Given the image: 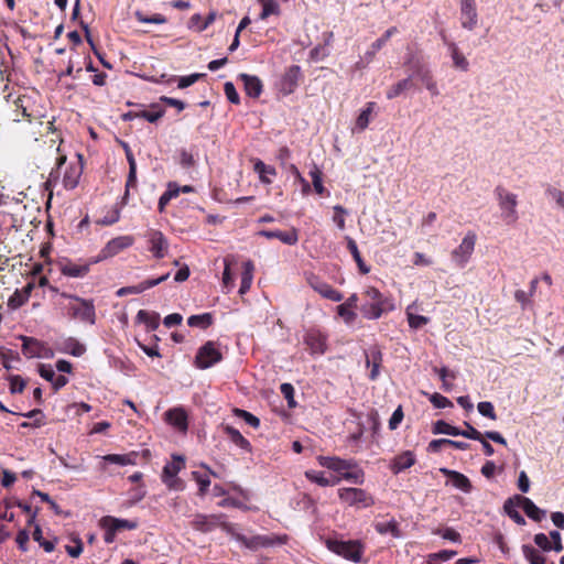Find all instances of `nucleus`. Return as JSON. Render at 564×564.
Segmentation results:
<instances>
[{
	"mask_svg": "<svg viewBox=\"0 0 564 564\" xmlns=\"http://www.w3.org/2000/svg\"><path fill=\"white\" fill-rule=\"evenodd\" d=\"M57 306L64 317L83 324H96V307L94 300L63 292L59 294Z\"/></svg>",
	"mask_w": 564,
	"mask_h": 564,
	"instance_id": "obj_1",
	"label": "nucleus"
},
{
	"mask_svg": "<svg viewBox=\"0 0 564 564\" xmlns=\"http://www.w3.org/2000/svg\"><path fill=\"white\" fill-rule=\"evenodd\" d=\"M364 295L366 301L361 306V312L368 319H378L394 310L393 301L373 286L366 288Z\"/></svg>",
	"mask_w": 564,
	"mask_h": 564,
	"instance_id": "obj_2",
	"label": "nucleus"
},
{
	"mask_svg": "<svg viewBox=\"0 0 564 564\" xmlns=\"http://www.w3.org/2000/svg\"><path fill=\"white\" fill-rule=\"evenodd\" d=\"M495 193L498 200L500 217L503 223L507 225L516 224L519 219V213L517 210L518 196L500 186L495 189Z\"/></svg>",
	"mask_w": 564,
	"mask_h": 564,
	"instance_id": "obj_3",
	"label": "nucleus"
},
{
	"mask_svg": "<svg viewBox=\"0 0 564 564\" xmlns=\"http://www.w3.org/2000/svg\"><path fill=\"white\" fill-rule=\"evenodd\" d=\"M99 527L104 530V541L107 544L115 542L116 535L122 530H134L138 527L135 521L105 516L99 520Z\"/></svg>",
	"mask_w": 564,
	"mask_h": 564,
	"instance_id": "obj_4",
	"label": "nucleus"
},
{
	"mask_svg": "<svg viewBox=\"0 0 564 564\" xmlns=\"http://www.w3.org/2000/svg\"><path fill=\"white\" fill-rule=\"evenodd\" d=\"M185 467V459L182 456H173V460L167 463L162 471L161 479L171 490L181 491L184 489V482L177 477V474Z\"/></svg>",
	"mask_w": 564,
	"mask_h": 564,
	"instance_id": "obj_5",
	"label": "nucleus"
},
{
	"mask_svg": "<svg viewBox=\"0 0 564 564\" xmlns=\"http://www.w3.org/2000/svg\"><path fill=\"white\" fill-rule=\"evenodd\" d=\"M338 498L341 502L356 508H367L373 505V498L364 489L349 487L338 490Z\"/></svg>",
	"mask_w": 564,
	"mask_h": 564,
	"instance_id": "obj_6",
	"label": "nucleus"
},
{
	"mask_svg": "<svg viewBox=\"0 0 564 564\" xmlns=\"http://www.w3.org/2000/svg\"><path fill=\"white\" fill-rule=\"evenodd\" d=\"M223 355L214 341H207L197 351L195 357V366L199 369H208L218 364Z\"/></svg>",
	"mask_w": 564,
	"mask_h": 564,
	"instance_id": "obj_7",
	"label": "nucleus"
},
{
	"mask_svg": "<svg viewBox=\"0 0 564 564\" xmlns=\"http://www.w3.org/2000/svg\"><path fill=\"white\" fill-rule=\"evenodd\" d=\"M20 338L22 340V354L26 358L50 359L54 356L53 349L45 343L33 337L21 336Z\"/></svg>",
	"mask_w": 564,
	"mask_h": 564,
	"instance_id": "obj_8",
	"label": "nucleus"
},
{
	"mask_svg": "<svg viewBox=\"0 0 564 564\" xmlns=\"http://www.w3.org/2000/svg\"><path fill=\"white\" fill-rule=\"evenodd\" d=\"M476 245V235L473 231H468L463 238L459 246L453 250L452 259L460 268L469 261Z\"/></svg>",
	"mask_w": 564,
	"mask_h": 564,
	"instance_id": "obj_9",
	"label": "nucleus"
},
{
	"mask_svg": "<svg viewBox=\"0 0 564 564\" xmlns=\"http://www.w3.org/2000/svg\"><path fill=\"white\" fill-rule=\"evenodd\" d=\"M238 542L249 550L257 551L259 549L271 547L275 544H283L285 540L272 534H257L252 536L245 535V538H238Z\"/></svg>",
	"mask_w": 564,
	"mask_h": 564,
	"instance_id": "obj_10",
	"label": "nucleus"
},
{
	"mask_svg": "<svg viewBox=\"0 0 564 564\" xmlns=\"http://www.w3.org/2000/svg\"><path fill=\"white\" fill-rule=\"evenodd\" d=\"M318 464L329 470H333L336 475L334 477H340L344 480L345 474L351 468L354 459H341L337 456H318Z\"/></svg>",
	"mask_w": 564,
	"mask_h": 564,
	"instance_id": "obj_11",
	"label": "nucleus"
},
{
	"mask_svg": "<svg viewBox=\"0 0 564 564\" xmlns=\"http://www.w3.org/2000/svg\"><path fill=\"white\" fill-rule=\"evenodd\" d=\"M460 24L462 28L473 31L478 23V13L475 0H460Z\"/></svg>",
	"mask_w": 564,
	"mask_h": 564,
	"instance_id": "obj_12",
	"label": "nucleus"
},
{
	"mask_svg": "<svg viewBox=\"0 0 564 564\" xmlns=\"http://www.w3.org/2000/svg\"><path fill=\"white\" fill-rule=\"evenodd\" d=\"M329 547L337 553L338 555L352 561V562H359L361 558L362 550L361 546L354 541H347V542H333Z\"/></svg>",
	"mask_w": 564,
	"mask_h": 564,
	"instance_id": "obj_13",
	"label": "nucleus"
},
{
	"mask_svg": "<svg viewBox=\"0 0 564 564\" xmlns=\"http://www.w3.org/2000/svg\"><path fill=\"white\" fill-rule=\"evenodd\" d=\"M134 242L132 236H119L107 242V245L100 251V259L112 258L118 254L120 251L131 247Z\"/></svg>",
	"mask_w": 564,
	"mask_h": 564,
	"instance_id": "obj_14",
	"label": "nucleus"
},
{
	"mask_svg": "<svg viewBox=\"0 0 564 564\" xmlns=\"http://www.w3.org/2000/svg\"><path fill=\"white\" fill-rule=\"evenodd\" d=\"M307 282L315 292H317L321 296L329 301L340 302L344 299L343 294L339 291L335 290L332 285L321 280L316 275H311L307 279Z\"/></svg>",
	"mask_w": 564,
	"mask_h": 564,
	"instance_id": "obj_15",
	"label": "nucleus"
},
{
	"mask_svg": "<svg viewBox=\"0 0 564 564\" xmlns=\"http://www.w3.org/2000/svg\"><path fill=\"white\" fill-rule=\"evenodd\" d=\"M413 76H415L424 85L432 97L440 96L441 91L437 82L435 80L432 70L429 67L419 65L414 69Z\"/></svg>",
	"mask_w": 564,
	"mask_h": 564,
	"instance_id": "obj_16",
	"label": "nucleus"
},
{
	"mask_svg": "<svg viewBox=\"0 0 564 564\" xmlns=\"http://www.w3.org/2000/svg\"><path fill=\"white\" fill-rule=\"evenodd\" d=\"M225 518L226 517L223 513L209 514V516L198 513L195 516L192 524L195 530L206 533V532H210L215 528H217L218 524L221 523V519H225Z\"/></svg>",
	"mask_w": 564,
	"mask_h": 564,
	"instance_id": "obj_17",
	"label": "nucleus"
},
{
	"mask_svg": "<svg viewBox=\"0 0 564 564\" xmlns=\"http://www.w3.org/2000/svg\"><path fill=\"white\" fill-rule=\"evenodd\" d=\"M150 251L158 259H162L166 256L169 249V241L161 231L151 230L148 234Z\"/></svg>",
	"mask_w": 564,
	"mask_h": 564,
	"instance_id": "obj_18",
	"label": "nucleus"
},
{
	"mask_svg": "<svg viewBox=\"0 0 564 564\" xmlns=\"http://www.w3.org/2000/svg\"><path fill=\"white\" fill-rule=\"evenodd\" d=\"M304 343L312 355H323L326 351V336L318 330L307 332Z\"/></svg>",
	"mask_w": 564,
	"mask_h": 564,
	"instance_id": "obj_19",
	"label": "nucleus"
},
{
	"mask_svg": "<svg viewBox=\"0 0 564 564\" xmlns=\"http://www.w3.org/2000/svg\"><path fill=\"white\" fill-rule=\"evenodd\" d=\"M259 236L264 237L267 239H273L276 238L283 243L288 246H294L299 241V235L297 230L295 228H292L289 231H281V230H260L258 232Z\"/></svg>",
	"mask_w": 564,
	"mask_h": 564,
	"instance_id": "obj_20",
	"label": "nucleus"
},
{
	"mask_svg": "<svg viewBox=\"0 0 564 564\" xmlns=\"http://www.w3.org/2000/svg\"><path fill=\"white\" fill-rule=\"evenodd\" d=\"M83 174V165L77 162L74 164H69L64 172L63 175V185L66 189H74L78 183L79 178Z\"/></svg>",
	"mask_w": 564,
	"mask_h": 564,
	"instance_id": "obj_21",
	"label": "nucleus"
},
{
	"mask_svg": "<svg viewBox=\"0 0 564 564\" xmlns=\"http://www.w3.org/2000/svg\"><path fill=\"white\" fill-rule=\"evenodd\" d=\"M516 500L519 501L520 508L530 519L541 521L545 517L546 512L540 509L531 499L522 496H516Z\"/></svg>",
	"mask_w": 564,
	"mask_h": 564,
	"instance_id": "obj_22",
	"label": "nucleus"
},
{
	"mask_svg": "<svg viewBox=\"0 0 564 564\" xmlns=\"http://www.w3.org/2000/svg\"><path fill=\"white\" fill-rule=\"evenodd\" d=\"M245 91L249 97L257 98L262 93V83L259 77L248 74H240Z\"/></svg>",
	"mask_w": 564,
	"mask_h": 564,
	"instance_id": "obj_23",
	"label": "nucleus"
},
{
	"mask_svg": "<svg viewBox=\"0 0 564 564\" xmlns=\"http://www.w3.org/2000/svg\"><path fill=\"white\" fill-rule=\"evenodd\" d=\"M32 290V283L26 284L22 290H17L8 301L9 307L12 310H17L24 305L29 301Z\"/></svg>",
	"mask_w": 564,
	"mask_h": 564,
	"instance_id": "obj_24",
	"label": "nucleus"
},
{
	"mask_svg": "<svg viewBox=\"0 0 564 564\" xmlns=\"http://www.w3.org/2000/svg\"><path fill=\"white\" fill-rule=\"evenodd\" d=\"M254 264L251 260H247L242 264L241 283L239 288V294H246L253 281Z\"/></svg>",
	"mask_w": 564,
	"mask_h": 564,
	"instance_id": "obj_25",
	"label": "nucleus"
},
{
	"mask_svg": "<svg viewBox=\"0 0 564 564\" xmlns=\"http://www.w3.org/2000/svg\"><path fill=\"white\" fill-rule=\"evenodd\" d=\"M397 31L398 30L395 26L388 29L381 37H379L371 44L370 50L365 53V59L367 63H370L373 59L376 53L386 45V43L389 41V39L393 34H395Z\"/></svg>",
	"mask_w": 564,
	"mask_h": 564,
	"instance_id": "obj_26",
	"label": "nucleus"
},
{
	"mask_svg": "<svg viewBox=\"0 0 564 564\" xmlns=\"http://www.w3.org/2000/svg\"><path fill=\"white\" fill-rule=\"evenodd\" d=\"M415 463V456L411 451H406L400 455H398L391 465V470L394 474H399L408 468H410Z\"/></svg>",
	"mask_w": 564,
	"mask_h": 564,
	"instance_id": "obj_27",
	"label": "nucleus"
},
{
	"mask_svg": "<svg viewBox=\"0 0 564 564\" xmlns=\"http://www.w3.org/2000/svg\"><path fill=\"white\" fill-rule=\"evenodd\" d=\"M305 477L322 487L335 486L341 481L340 477H326L323 471L316 470L305 471Z\"/></svg>",
	"mask_w": 564,
	"mask_h": 564,
	"instance_id": "obj_28",
	"label": "nucleus"
},
{
	"mask_svg": "<svg viewBox=\"0 0 564 564\" xmlns=\"http://www.w3.org/2000/svg\"><path fill=\"white\" fill-rule=\"evenodd\" d=\"M261 6V12L259 14L260 20H267L271 15H281V6L278 0H257Z\"/></svg>",
	"mask_w": 564,
	"mask_h": 564,
	"instance_id": "obj_29",
	"label": "nucleus"
},
{
	"mask_svg": "<svg viewBox=\"0 0 564 564\" xmlns=\"http://www.w3.org/2000/svg\"><path fill=\"white\" fill-rule=\"evenodd\" d=\"M166 421L174 427L185 431L187 429L186 413L182 409H172L166 412Z\"/></svg>",
	"mask_w": 564,
	"mask_h": 564,
	"instance_id": "obj_30",
	"label": "nucleus"
},
{
	"mask_svg": "<svg viewBox=\"0 0 564 564\" xmlns=\"http://www.w3.org/2000/svg\"><path fill=\"white\" fill-rule=\"evenodd\" d=\"M224 431L229 437V440L239 448L251 452V444L250 442L242 436V434L235 427L230 425L224 426Z\"/></svg>",
	"mask_w": 564,
	"mask_h": 564,
	"instance_id": "obj_31",
	"label": "nucleus"
},
{
	"mask_svg": "<svg viewBox=\"0 0 564 564\" xmlns=\"http://www.w3.org/2000/svg\"><path fill=\"white\" fill-rule=\"evenodd\" d=\"M135 453H129V454H108L105 456H101V459L105 463L118 465V466H128V465H135Z\"/></svg>",
	"mask_w": 564,
	"mask_h": 564,
	"instance_id": "obj_32",
	"label": "nucleus"
},
{
	"mask_svg": "<svg viewBox=\"0 0 564 564\" xmlns=\"http://www.w3.org/2000/svg\"><path fill=\"white\" fill-rule=\"evenodd\" d=\"M300 77V67L294 65L291 66L284 74L281 85L285 93H292L297 85Z\"/></svg>",
	"mask_w": 564,
	"mask_h": 564,
	"instance_id": "obj_33",
	"label": "nucleus"
},
{
	"mask_svg": "<svg viewBox=\"0 0 564 564\" xmlns=\"http://www.w3.org/2000/svg\"><path fill=\"white\" fill-rule=\"evenodd\" d=\"M447 47L453 61V65L462 72L468 70L469 63L466 59V57L460 53L458 46L455 43L451 42L447 44Z\"/></svg>",
	"mask_w": 564,
	"mask_h": 564,
	"instance_id": "obj_34",
	"label": "nucleus"
},
{
	"mask_svg": "<svg viewBox=\"0 0 564 564\" xmlns=\"http://www.w3.org/2000/svg\"><path fill=\"white\" fill-rule=\"evenodd\" d=\"M62 351L74 357H80L86 352V346L74 337H68L63 341Z\"/></svg>",
	"mask_w": 564,
	"mask_h": 564,
	"instance_id": "obj_35",
	"label": "nucleus"
},
{
	"mask_svg": "<svg viewBox=\"0 0 564 564\" xmlns=\"http://www.w3.org/2000/svg\"><path fill=\"white\" fill-rule=\"evenodd\" d=\"M375 107L376 104L372 101L366 105V107L360 111L359 116L356 119V124L355 128L352 129V132L364 131L368 127Z\"/></svg>",
	"mask_w": 564,
	"mask_h": 564,
	"instance_id": "obj_36",
	"label": "nucleus"
},
{
	"mask_svg": "<svg viewBox=\"0 0 564 564\" xmlns=\"http://www.w3.org/2000/svg\"><path fill=\"white\" fill-rule=\"evenodd\" d=\"M518 507H520L519 501L514 498L508 499L503 509L506 513L517 523L520 525L525 524L524 518L521 516V513L518 511Z\"/></svg>",
	"mask_w": 564,
	"mask_h": 564,
	"instance_id": "obj_37",
	"label": "nucleus"
},
{
	"mask_svg": "<svg viewBox=\"0 0 564 564\" xmlns=\"http://www.w3.org/2000/svg\"><path fill=\"white\" fill-rule=\"evenodd\" d=\"M346 240H347V247H348V249H349L354 260L356 261L359 271L362 274L369 273L370 268L362 260V258L360 256V252L358 250V246H357L356 241L352 238H350V237H346Z\"/></svg>",
	"mask_w": 564,
	"mask_h": 564,
	"instance_id": "obj_38",
	"label": "nucleus"
},
{
	"mask_svg": "<svg viewBox=\"0 0 564 564\" xmlns=\"http://www.w3.org/2000/svg\"><path fill=\"white\" fill-rule=\"evenodd\" d=\"M254 171L259 174L261 182L270 184L272 176L276 174L275 169L271 165H267L261 160H257L253 166Z\"/></svg>",
	"mask_w": 564,
	"mask_h": 564,
	"instance_id": "obj_39",
	"label": "nucleus"
},
{
	"mask_svg": "<svg viewBox=\"0 0 564 564\" xmlns=\"http://www.w3.org/2000/svg\"><path fill=\"white\" fill-rule=\"evenodd\" d=\"M61 271L69 278H83L88 273L89 267L68 262L62 265Z\"/></svg>",
	"mask_w": 564,
	"mask_h": 564,
	"instance_id": "obj_40",
	"label": "nucleus"
},
{
	"mask_svg": "<svg viewBox=\"0 0 564 564\" xmlns=\"http://www.w3.org/2000/svg\"><path fill=\"white\" fill-rule=\"evenodd\" d=\"M446 485H451L465 494H469L473 489V485L468 477L459 471H457L451 480H447Z\"/></svg>",
	"mask_w": 564,
	"mask_h": 564,
	"instance_id": "obj_41",
	"label": "nucleus"
},
{
	"mask_svg": "<svg viewBox=\"0 0 564 564\" xmlns=\"http://www.w3.org/2000/svg\"><path fill=\"white\" fill-rule=\"evenodd\" d=\"M178 196V185L175 182H169L166 191L159 198V210L164 212L165 206L171 199Z\"/></svg>",
	"mask_w": 564,
	"mask_h": 564,
	"instance_id": "obj_42",
	"label": "nucleus"
},
{
	"mask_svg": "<svg viewBox=\"0 0 564 564\" xmlns=\"http://www.w3.org/2000/svg\"><path fill=\"white\" fill-rule=\"evenodd\" d=\"M137 319L140 323H144L150 330H155L160 324V315L158 313H149L144 310L138 312Z\"/></svg>",
	"mask_w": 564,
	"mask_h": 564,
	"instance_id": "obj_43",
	"label": "nucleus"
},
{
	"mask_svg": "<svg viewBox=\"0 0 564 564\" xmlns=\"http://www.w3.org/2000/svg\"><path fill=\"white\" fill-rule=\"evenodd\" d=\"M412 86H413L412 76H409V77L398 82L393 86H391V88L387 91V98L388 99L397 98L405 90L412 88Z\"/></svg>",
	"mask_w": 564,
	"mask_h": 564,
	"instance_id": "obj_44",
	"label": "nucleus"
},
{
	"mask_svg": "<svg viewBox=\"0 0 564 564\" xmlns=\"http://www.w3.org/2000/svg\"><path fill=\"white\" fill-rule=\"evenodd\" d=\"M344 480L352 484V485H362L365 482V473L358 466L356 462H354L351 468L345 474Z\"/></svg>",
	"mask_w": 564,
	"mask_h": 564,
	"instance_id": "obj_45",
	"label": "nucleus"
},
{
	"mask_svg": "<svg viewBox=\"0 0 564 564\" xmlns=\"http://www.w3.org/2000/svg\"><path fill=\"white\" fill-rule=\"evenodd\" d=\"M164 115V109L159 107V105H152L149 110H140L135 116L139 118L145 119L147 121L154 123L159 119H161Z\"/></svg>",
	"mask_w": 564,
	"mask_h": 564,
	"instance_id": "obj_46",
	"label": "nucleus"
},
{
	"mask_svg": "<svg viewBox=\"0 0 564 564\" xmlns=\"http://www.w3.org/2000/svg\"><path fill=\"white\" fill-rule=\"evenodd\" d=\"M187 324L191 327L207 328L213 324V315L210 313L192 315L188 317Z\"/></svg>",
	"mask_w": 564,
	"mask_h": 564,
	"instance_id": "obj_47",
	"label": "nucleus"
},
{
	"mask_svg": "<svg viewBox=\"0 0 564 564\" xmlns=\"http://www.w3.org/2000/svg\"><path fill=\"white\" fill-rule=\"evenodd\" d=\"M522 553L530 564H545L543 554L531 545H523Z\"/></svg>",
	"mask_w": 564,
	"mask_h": 564,
	"instance_id": "obj_48",
	"label": "nucleus"
},
{
	"mask_svg": "<svg viewBox=\"0 0 564 564\" xmlns=\"http://www.w3.org/2000/svg\"><path fill=\"white\" fill-rule=\"evenodd\" d=\"M375 528L380 534H390L393 538L400 536L398 523L394 520L378 522Z\"/></svg>",
	"mask_w": 564,
	"mask_h": 564,
	"instance_id": "obj_49",
	"label": "nucleus"
},
{
	"mask_svg": "<svg viewBox=\"0 0 564 564\" xmlns=\"http://www.w3.org/2000/svg\"><path fill=\"white\" fill-rule=\"evenodd\" d=\"M433 433L445 434V435H451V436H459L460 430L456 426L448 424L445 421L440 420V421L435 422L434 427H433Z\"/></svg>",
	"mask_w": 564,
	"mask_h": 564,
	"instance_id": "obj_50",
	"label": "nucleus"
},
{
	"mask_svg": "<svg viewBox=\"0 0 564 564\" xmlns=\"http://www.w3.org/2000/svg\"><path fill=\"white\" fill-rule=\"evenodd\" d=\"M333 210L335 213L333 216L334 224L339 230H344L346 228L345 217L348 215V210L340 205H335Z\"/></svg>",
	"mask_w": 564,
	"mask_h": 564,
	"instance_id": "obj_51",
	"label": "nucleus"
},
{
	"mask_svg": "<svg viewBox=\"0 0 564 564\" xmlns=\"http://www.w3.org/2000/svg\"><path fill=\"white\" fill-rule=\"evenodd\" d=\"M134 17L140 23L163 24L166 22V18L160 13H155L149 17L143 14L141 11H135Z\"/></svg>",
	"mask_w": 564,
	"mask_h": 564,
	"instance_id": "obj_52",
	"label": "nucleus"
},
{
	"mask_svg": "<svg viewBox=\"0 0 564 564\" xmlns=\"http://www.w3.org/2000/svg\"><path fill=\"white\" fill-rule=\"evenodd\" d=\"M224 273H223V291L225 293H229L234 288V279L230 272V261L226 258L224 259Z\"/></svg>",
	"mask_w": 564,
	"mask_h": 564,
	"instance_id": "obj_53",
	"label": "nucleus"
},
{
	"mask_svg": "<svg viewBox=\"0 0 564 564\" xmlns=\"http://www.w3.org/2000/svg\"><path fill=\"white\" fill-rule=\"evenodd\" d=\"M406 317L409 326L414 329L421 328L429 323L427 317L412 313L410 307L406 308Z\"/></svg>",
	"mask_w": 564,
	"mask_h": 564,
	"instance_id": "obj_54",
	"label": "nucleus"
},
{
	"mask_svg": "<svg viewBox=\"0 0 564 564\" xmlns=\"http://www.w3.org/2000/svg\"><path fill=\"white\" fill-rule=\"evenodd\" d=\"M310 176L312 178V183L316 193L323 194L325 187L323 185L322 172L316 165H314L313 169L310 171Z\"/></svg>",
	"mask_w": 564,
	"mask_h": 564,
	"instance_id": "obj_55",
	"label": "nucleus"
},
{
	"mask_svg": "<svg viewBox=\"0 0 564 564\" xmlns=\"http://www.w3.org/2000/svg\"><path fill=\"white\" fill-rule=\"evenodd\" d=\"M234 413L236 416L243 419V421L250 426L257 429L260 425V420L248 411L241 409H235Z\"/></svg>",
	"mask_w": 564,
	"mask_h": 564,
	"instance_id": "obj_56",
	"label": "nucleus"
},
{
	"mask_svg": "<svg viewBox=\"0 0 564 564\" xmlns=\"http://www.w3.org/2000/svg\"><path fill=\"white\" fill-rule=\"evenodd\" d=\"M477 410H478L479 414H481L482 416H486L492 421L497 420L495 408L491 402H489V401L479 402L477 405Z\"/></svg>",
	"mask_w": 564,
	"mask_h": 564,
	"instance_id": "obj_57",
	"label": "nucleus"
},
{
	"mask_svg": "<svg viewBox=\"0 0 564 564\" xmlns=\"http://www.w3.org/2000/svg\"><path fill=\"white\" fill-rule=\"evenodd\" d=\"M337 312H338V315L348 325L351 324L356 319V317H357V315L352 311V308L346 306L344 303L337 306Z\"/></svg>",
	"mask_w": 564,
	"mask_h": 564,
	"instance_id": "obj_58",
	"label": "nucleus"
},
{
	"mask_svg": "<svg viewBox=\"0 0 564 564\" xmlns=\"http://www.w3.org/2000/svg\"><path fill=\"white\" fill-rule=\"evenodd\" d=\"M224 91L227 97V99L235 105H238L240 102L239 94L237 93L235 85L230 82L225 83L224 85Z\"/></svg>",
	"mask_w": 564,
	"mask_h": 564,
	"instance_id": "obj_59",
	"label": "nucleus"
},
{
	"mask_svg": "<svg viewBox=\"0 0 564 564\" xmlns=\"http://www.w3.org/2000/svg\"><path fill=\"white\" fill-rule=\"evenodd\" d=\"M437 534L441 535L443 539L448 540L453 543L462 542L460 534L452 528H445V529L438 530Z\"/></svg>",
	"mask_w": 564,
	"mask_h": 564,
	"instance_id": "obj_60",
	"label": "nucleus"
},
{
	"mask_svg": "<svg viewBox=\"0 0 564 564\" xmlns=\"http://www.w3.org/2000/svg\"><path fill=\"white\" fill-rule=\"evenodd\" d=\"M545 193H546L547 197H550L557 204L558 207L564 209V192L563 191H560L555 187L550 186V187H547Z\"/></svg>",
	"mask_w": 564,
	"mask_h": 564,
	"instance_id": "obj_61",
	"label": "nucleus"
},
{
	"mask_svg": "<svg viewBox=\"0 0 564 564\" xmlns=\"http://www.w3.org/2000/svg\"><path fill=\"white\" fill-rule=\"evenodd\" d=\"M192 476L198 484L200 495H205V492L207 491V489L210 485L209 477L206 475H202L198 471H193Z\"/></svg>",
	"mask_w": 564,
	"mask_h": 564,
	"instance_id": "obj_62",
	"label": "nucleus"
},
{
	"mask_svg": "<svg viewBox=\"0 0 564 564\" xmlns=\"http://www.w3.org/2000/svg\"><path fill=\"white\" fill-rule=\"evenodd\" d=\"M11 393H21L25 388V381L20 376L9 377Z\"/></svg>",
	"mask_w": 564,
	"mask_h": 564,
	"instance_id": "obj_63",
	"label": "nucleus"
},
{
	"mask_svg": "<svg viewBox=\"0 0 564 564\" xmlns=\"http://www.w3.org/2000/svg\"><path fill=\"white\" fill-rule=\"evenodd\" d=\"M430 402L437 409H445L447 406H452V402L446 397L440 393H433L430 397Z\"/></svg>",
	"mask_w": 564,
	"mask_h": 564,
	"instance_id": "obj_64",
	"label": "nucleus"
}]
</instances>
